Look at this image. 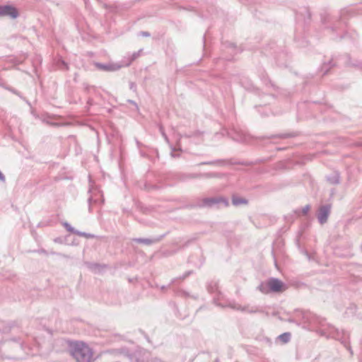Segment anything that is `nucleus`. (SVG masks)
<instances>
[{
  "mask_svg": "<svg viewBox=\"0 0 362 362\" xmlns=\"http://www.w3.org/2000/svg\"><path fill=\"white\" fill-rule=\"evenodd\" d=\"M318 334L327 338H333L336 340H339L344 345L345 347L350 349L348 333L344 330L340 331L337 329L329 324H327L324 321H320L319 320Z\"/></svg>",
  "mask_w": 362,
  "mask_h": 362,
  "instance_id": "f257e3e1",
  "label": "nucleus"
},
{
  "mask_svg": "<svg viewBox=\"0 0 362 362\" xmlns=\"http://www.w3.org/2000/svg\"><path fill=\"white\" fill-rule=\"evenodd\" d=\"M69 352L76 362H92L93 353L88 344L83 341L70 344Z\"/></svg>",
  "mask_w": 362,
  "mask_h": 362,
  "instance_id": "f03ea898",
  "label": "nucleus"
},
{
  "mask_svg": "<svg viewBox=\"0 0 362 362\" xmlns=\"http://www.w3.org/2000/svg\"><path fill=\"white\" fill-rule=\"evenodd\" d=\"M259 288L263 293L269 292H281L286 289V286L277 279H270L265 282H262Z\"/></svg>",
  "mask_w": 362,
  "mask_h": 362,
  "instance_id": "7ed1b4c3",
  "label": "nucleus"
},
{
  "mask_svg": "<svg viewBox=\"0 0 362 362\" xmlns=\"http://www.w3.org/2000/svg\"><path fill=\"white\" fill-rule=\"evenodd\" d=\"M296 317L305 328L308 327L311 322L315 320L314 316L309 311H297Z\"/></svg>",
  "mask_w": 362,
  "mask_h": 362,
  "instance_id": "20e7f679",
  "label": "nucleus"
},
{
  "mask_svg": "<svg viewBox=\"0 0 362 362\" xmlns=\"http://www.w3.org/2000/svg\"><path fill=\"white\" fill-rule=\"evenodd\" d=\"M129 66V64H119L113 62H109L107 64H96V66L98 69L107 71H115L119 70L120 68L123 66Z\"/></svg>",
  "mask_w": 362,
  "mask_h": 362,
  "instance_id": "39448f33",
  "label": "nucleus"
},
{
  "mask_svg": "<svg viewBox=\"0 0 362 362\" xmlns=\"http://www.w3.org/2000/svg\"><path fill=\"white\" fill-rule=\"evenodd\" d=\"M331 211V205L330 204H326L324 206H322L318 209V221L323 224L327 222V218L329 216Z\"/></svg>",
  "mask_w": 362,
  "mask_h": 362,
  "instance_id": "423d86ee",
  "label": "nucleus"
},
{
  "mask_svg": "<svg viewBox=\"0 0 362 362\" xmlns=\"http://www.w3.org/2000/svg\"><path fill=\"white\" fill-rule=\"evenodd\" d=\"M0 16L16 18L18 16V11L14 7L11 6H0Z\"/></svg>",
  "mask_w": 362,
  "mask_h": 362,
  "instance_id": "0eeeda50",
  "label": "nucleus"
},
{
  "mask_svg": "<svg viewBox=\"0 0 362 362\" xmlns=\"http://www.w3.org/2000/svg\"><path fill=\"white\" fill-rule=\"evenodd\" d=\"M204 204L210 206H212L216 204H221L226 206L228 205V202L222 197H216L206 199L204 200Z\"/></svg>",
  "mask_w": 362,
  "mask_h": 362,
  "instance_id": "6e6552de",
  "label": "nucleus"
},
{
  "mask_svg": "<svg viewBox=\"0 0 362 362\" xmlns=\"http://www.w3.org/2000/svg\"><path fill=\"white\" fill-rule=\"evenodd\" d=\"M233 308L241 310L245 313H255L261 312V309L259 307L255 306V305L241 306L240 305H237L234 306Z\"/></svg>",
  "mask_w": 362,
  "mask_h": 362,
  "instance_id": "1a4fd4ad",
  "label": "nucleus"
},
{
  "mask_svg": "<svg viewBox=\"0 0 362 362\" xmlns=\"http://www.w3.org/2000/svg\"><path fill=\"white\" fill-rule=\"evenodd\" d=\"M327 179L332 184H337L339 182V176L337 173H334L331 176L327 177Z\"/></svg>",
  "mask_w": 362,
  "mask_h": 362,
  "instance_id": "9d476101",
  "label": "nucleus"
},
{
  "mask_svg": "<svg viewBox=\"0 0 362 362\" xmlns=\"http://www.w3.org/2000/svg\"><path fill=\"white\" fill-rule=\"evenodd\" d=\"M232 202L233 205L238 206L242 204H245L247 202L243 198L234 197L232 199Z\"/></svg>",
  "mask_w": 362,
  "mask_h": 362,
  "instance_id": "9b49d317",
  "label": "nucleus"
},
{
  "mask_svg": "<svg viewBox=\"0 0 362 362\" xmlns=\"http://www.w3.org/2000/svg\"><path fill=\"white\" fill-rule=\"evenodd\" d=\"M279 339L284 343H287L291 339V334L288 332L279 335Z\"/></svg>",
  "mask_w": 362,
  "mask_h": 362,
  "instance_id": "f8f14e48",
  "label": "nucleus"
},
{
  "mask_svg": "<svg viewBox=\"0 0 362 362\" xmlns=\"http://www.w3.org/2000/svg\"><path fill=\"white\" fill-rule=\"evenodd\" d=\"M310 210V206H305V207H303L301 210H296L295 211V213L298 215V216H301V215H306L308 211Z\"/></svg>",
  "mask_w": 362,
  "mask_h": 362,
  "instance_id": "ddd939ff",
  "label": "nucleus"
},
{
  "mask_svg": "<svg viewBox=\"0 0 362 362\" xmlns=\"http://www.w3.org/2000/svg\"><path fill=\"white\" fill-rule=\"evenodd\" d=\"M331 61L329 62L328 64H324L321 69V71L323 72V74H326L328 72L329 69L331 68Z\"/></svg>",
  "mask_w": 362,
  "mask_h": 362,
  "instance_id": "4468645a",
  "label": "nucleus"
},
{
  "mask_svg": "<svg viewBox=\"0 0 362 362\" xmlns=\"http://www.w3.org/2000/svg\"><path fill=\"white\" fill-rule=\"evenodd\" d=\"M64 226H65L66 228L69 231H70V232H71V233H76V232H77V231H78V230H74V228H72V227H71L69 223H65V225H64Z\"/></svg>",
  "mask_w": 362,
  "mask_h": 362,
  "instance_id": "2eb2a0df",
  "label": "nucleus"
},
{
  "mask_svg": "<svg viewBox=\"0 0 362 362\" xmlns=\"http://www.w3.org/2000/svg\"><path fill=\"white\" fill-rule=\"evenodd\" d=\"M76 233L78 234L80 236H83V237H86V238L93 237L92 235L88 234V233H83V232L77 231V232H76Z\"/></svg>",
  "mask_w": 362,
  "mask_h": 362,
  "instance_id": "dca6fc26",
  "label": "nucleus"
},
{
  "mask_svg": "<svg viewBox=\"0 0 362 362\" xmlns=\"http://www.w3.org/2000/svg\"><path fill=\"white\" fill-rule=\"evenodd\" d=\"M138 56H139V53H134L132 54L131 60L129 62H127V64H129V65L133 60H134L135 59H136L138 57Z\"/></svg>",
  "mask_w": 362,
  "mask_h": 362,
  "instance_id": "f3484780",
  "label": "nucleus"
},
{
  "mask_svg": "<svg viewBox=\"0 0 362 362\" xmlns=\"http://www.w3.org/2000/svg\"><path fill=\"white\" fill-rule=\"evenodd\" d=\"M138 241L141 242V243H144L146 244H148L151 242L149 240H147V239H139V240H138Z\"/></svg>",
  "mask_w": 362,
  "mask_h": 362,
  "instance_id": "a211bd4d",
  "label": "nucleus"
},
{
  "mask_svg": "<svg viewBox=\"0 0 362 362\" xmlns=\"http://www.w3.org/2000/svg\"><path fill=\"white\" fill-rule=\"evenodd\" d=\"M0 181H2V182L5 181V177L1 171H0Z\"/></svg>",
  "mask_w": 362,
  "mask_h": 362,
  "instance_id": "6ab92c4d",
  "label": "nucleus"
},
{
  "mask_svg": "<svg viewBox=\"0 0 362 362\" xmlns=\"http://www.w3.org/2000/svg\"><path fill=\"white\" fill-rule=\"evenodd\" d=\"M174 151H175V149H173L172 153H171V155H172V156H173V157H174V156H175V152H174Z\"/></svg>",
  "mask_w": 362,
  "mask_h": 362,
  "instance_id": "aec40b11",
  "label": "nucleus"
},
{
  "mask_svg": "<svg viewBox=\"0 0 362 362\" xmlns=\"http://www.w3.org/2000/svg\"><path fill=\"white\" fill-rule=\"evenodd\" d=\"M162 134L165 137V140L168 141V138H167L166 135L165 134V133L162 132Z\"/></svg>",
  "mask_w": 362,
  "mask_h": 362,
  "instance_id": "412c9836",
  "label": "nucleus"
},
{
  "mask_svg": "<svg viewBox=\"0 0 362 362\" xmlns=\"http://www.w3.org/2000/svg\"><path fill=\"white\" fill-rule=\"evenodd\" d=\"M142 35L144 36H148V34L147 33H142Z\"/></svg>",
  "mask_w": 362,
  "mask_h": 362,
  "instance_id": "4be33fe9",
  "label": "nucleus"
},
{
  "mask_svg": "<svg viewBox=\"0 0 362 362\" xmlns=\"http://www.w3.org/2000/svg\"><path fill=\"white\" fill-rule=\"evenodd\" d=\"M308 259L310 260V259H314V257H310V255H308Z\"/></svg>",
  "mask_w": 362,
  "mask_h": 362,
  "instance_id": "5701e85b",
  "label": "nucleus"
},
{
  "mask_svg": "<svg viewBox=\"0 0 362 362\" xmlns=\"http://www.w3.org/2000/svg\"><path fill=\"white\" fill-rule=\"evenodd\" d=\"M63 65L64 66V67H66V64H65V62H62Z\"/></svg>",
  "mask_w": 362,
  "mask_h": 362,
  "instance_id": "b1692460",
  "label": "nucleus"
}]
</instances>
